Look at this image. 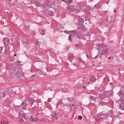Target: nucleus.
<instances>
[{
  "label": "nucleus",
  "instance_id": "obj_1",
  "mask_svg": "<svg viewBox=\"0 0 124 124\" xmlns=\"http://www.w3.org/2000/svg\"><path fill=\"white\" fill-rule=\"evenodd\" d=\"M19 117L21 118V119L23 120H27V118L25 117V113H23V111H22L21 112H20V113H19Z\"/></svg>",
  "mask_w": 124,
  "mask_h": 124
},
{
  "label": "nucleus",
  "instance_id": "obj_2",
  "mask_svg": "<svg viewBox=\"0 0 124 124\" xmlns=\"http://www.w3.org/2000/svg\"><path fill=\"white\" fill-rule=\"evenodd\" d=\"M1 124H9V121H8V120H6L5 119H2L0 121Z\"/></svg>",
  "mask_w": 124,
  "mask_h": 124
},
{
  "label": "nucleus",
  "instance_id": "obj_3",
  "mask_svg": "<svg viewBox=\"0 0 124 124\" xmlns=\"http://www.w3.org/2000/svg\"><path fill=\"white\" fill-rule=\"evenodd\" d=\"M69 9L73 12H76H76H79L80 11L79 10H78V9H74L73 6L69 7Z\"/></svg>",
  "mask_w": 124,
  "mask_h": 124
},
{
  "label": "nucleus",
  "instance_id": "obj_4",
  "mask_svg": "<svg viewBox=\"0 0 124 124\" xmlns=\"http://www.w3.org/2000/svg\"><path fill=\"white\" fill-rule=\"evenodd\" d=\"M58 115L59 114L55 112L54 113V115H52V117L56 120H59V118L58 117Z\"/></svg>",
  "mask_w": 124,
  "mask_h": 124
},
{
  "label": "nucleus",
  "instance_id": "obj_5",
  "mask_svg": "<svg viewBox=\"0 0 124 124\" xmlns=\"http://www.w3.org/2000/svg\"><path fill=\"white\" fill-rule=\"evenodd\" d=\"M16 76L18 78H22L24 77V75H23V74L20 73V72H18L16 73Z\"/></svg>",
  "mask_w": 124,
  "mask_h": 124
},
{
  "label": "nucleus",
  "instance_id": "obj_6",
  "mask_svg": "<svg viewBox=\"0 0 124 124\" xmlns=\"http://www.w3.org/2000/svg\"><path fill=\"white\" fill-rule=\"evenodd\" d=\"M29 121H31V122H32V121H38V118H34V117L31 116V119H29Z\"/></svg>",
  "mask_w": 124,
  "mask_h": 124
},
{
  "label": "nucleus",
  "instance_id": "obj_7",
  "mask_svg": "<svg viewBox=\"0 0 124 124\" xmlns=\"http://www.w3.org/2000/svg\"><path fill=\"white\" fill-rule=\"evenodd\" d=\"M3 42L4 44L6 43H9V42H10V41H9V38H4Z\"/></svg>",
  "mask_w": 124,
  "mask_h": 124
},
{
  "label": "nucleus",
  "instance_id": "obj_8",
  "mask_svg": "<svg viewBox=\"0 0 124 124\" xmlns=\"http://www.w3.org/2000/svg\"><path fill=\"white\" fill-rule=\"evenodd\" d=\"M89 79H90V82H94L95 81V78L94 77H90Z\"/></svg>",
  "mask_w": 124,
  "mask_h": 124
},
{
  "label": "nucleus",
  "instance_id": "obj_9",
  "mask_svg": "<svg viewBox=\"0 0 124 124\" xmlns=\"http://www.w3.org/2000/svg\"><path fill=\"white\" fill-rule=\"evenodd\" d=\"M73 59H74V56L73 55L69 56L68 57V60L70 61L71 62L73 61Z\"/></svg>",
  "mask_w": 124,
  "mask_h": 124
},
{
  "label": "nucleus",
  "instance_id": "obj_10",
  "mask_svg": "<svg viewBox=\"0 0 124 124\" xmlns=\"http://www.w3.org/2000/svg\"><path fill=\"white\" fill-rule=\"evenodd\" d=\"M119 96H120L121 99H123V97H124V94H123V92H120L119 93Z\"/></svg>",
  "mask_w": 124,
  "mask_h": 124
},
{
  "label": "nucleus",
  "instance_id": "obj_11",
  "mask_svg": "<svg viewBox=\"0 0 124 124\" xmlns=\"http://www.w3.org/2000/svg\"><path fill=\"white\" fill-rule=\"evenodd\" d=\"M120 109L124 110V104L122 103L121 105H120Z\"/></svg>",
  "mask_w": 124,
  "mask_h": 124
},
{
  "label": "nucleus",
  "instance_id": "obj_12",
  "mask_svg": "<svg viewBox=\"0 0 124 124\" xmlns=\"http://www.w3.org/2000/svg\"><path fill=\"white\" fill-rule=\"evenodd\" d=\"M107 52H108V49H106L103 50V51L102 52V53L103 55H105L107 53Z\"/></svg>",
  "mask_w": 124,
  "mask_h": 124
},
{
  "label": "nucleus",
  "instance_id": "obj_13",
  "mask_svg": "<svg viewBox=\"0 0 124 124\" xmlns=\"http://www.w3.org/2000/svg\"><path fill=\"white\" fill-rule=\"evenodd\" d=\"M5 96V94L4 93H1V97H4Z\"/></svg>",
  "mask_w": 124,
  "mask_h": 124
},
{
  "label": "nucleus",
  "instance_id": "obj_14",
  "mask_svg": "<svg viewBox=\"0 0 124 124\" xmlns=\"http://www.w3.org/2000/svg\"><path fill=\"white\" fill-rule=\"evenodd\" d=\"M78 119L79 120H81L82 119V117L81 116H78Z\"/></svg>",
  "mask_w": 124,
  "mask_h": 124
},
{
  "label": "nucleus",
  "instance_id": "obj_15",
  "mask_svg": "<svg viewBox=\"0 0 124 124\" xmlns=\"http://www.w3.org/2000/svg\"><path fill=\"white\" fill-rule=\"evenodd\" d=\"M68 39H69V40H70V41H71V35H70V36H69Z\"/></svg>",
  "mask_w": 124,
  "mask_h": 124
},
{
  "label": "nucleus",
  "instance_id": "obj_16",
  "mask_svg": "<svg viewBox=\"0 0 124 124\" xmlns=\"http://www.w3.org/2000/svg\"><path fill=\"white\" fill-rule=\"evenodd\" d=\"M73 2V0H69V3H71Z\"/></svg>",
  "mask_w": 124,
  "mask_h": 124
},
{
  "label": "nucleus",
  "instance_id": "obj_17",
  "mask_svg": "<svg viewBox=\"0 0 124 124\" xmlns=\"http://www.w3.org/2000/svg\"><path fill=\"white\" fill-rule=\"evenodd\" d=\"M43 31V30L41 31V34H42V35H44V32H42Z\"/></svg>",
  "mask_w": 124,
  "mask_h": 124
},
{
  "label": "nucleus",
  "instance_id": "obj_18",
  "mask_svg": "<svg viewBox=\"0 0 124 124\" xmlns=\"http://www.w3.org/2000/svg\"><path fill=\"white\" fill-rule=\"evenodd\" d=\"M37 43H38L39 45H40V44H41V42H38Z\"/></svg>",
  "mask_w": 124,
  "mask_h": 124
},
{
  "label": "nucleus",
  "instance_id": "obj_19",
  "mask_svg": "<svg viewBox=\"0 0 124 124\" xmlns=\"http://www.w3.org/2000/svg\"><path fill=\"white\" fill-rule=\"evenodd\" d=\"M114 13H116L117 12V10H114Z\"/></svg>",
  "mask_w": 124,
  "mask_h": 124
},
{
  "label": "nucleus",
  "instance_id": "obj_20",
  "mask_svg": "<svg viewBox=\"0 0 124 124\" xmlns=\"http://www.w3.org/2000/svg\"><path fill=\"white\" fill-rule=\"evenodd\" d=\"M86 82H87V83H88V84H89V83H90V82H89V81H86Z\"/></svg>",
  "mask_w": 124,
  "mask_h": 124
},
{
  "label": "nucleus",
  "instance_id": "obj_21",
  "mask_svg": "<svg viewBox=\"0 0 124 124\" xmlns=\"http://www.w3.org/2000/svg\"><path fill=\"white\" fill-rule=\"evenodd\" d=\"M86 79H87V78H84V80H83V81H86Z\"/></svg>",
  "mask_w": 124,
  "mask_h": 124
},
{
  "label": "nucleus",
  "instance_id": "obj_22",
  "mask_svg": "<svg viewBox=\"0 0 124 124\" xmlns=\"http://www.w3.org/2000/svg\"><path fill=\"white\" fill-rule=\"evenodd\" d=\"M48 102H50L51 100H48Z\"/></svg>",
  "mask_w": 124,
  "mask_h": 124
},
{
  "label": "nucleus",
  "instance_id": "obj_23",
  "mask_svg": "<svg viewBox=\"0 0 124 124\" xmlns=\"http://www.w3.org/2000/svg\"><path fill=\"white\" fill-rule=\"evenodd\" d=\"M23 109L26 110V108H23Z\"/></svg>",
  "mask_w": 124,
  "mask_h": 124
},
{
  "label": "nucleus",
  "instance_id": "obj_24",
  "mask_svg": "<svg viewBox=\"0 0 124 124\" xmlns=\"http://www.w3.org/2000/svg\"><path fill=\"white\" fill-rule=\"evenodd\" d=\"M15 56H17V54H15Z\"/></svg>",
  "mask_w": 124,
  "mask_h": 124
},
{
  "label": "nucleus",
  "instance_id": "obj_25",
  "mask_svg": "<svg viewBox=\"0 0 124 124\" xmlns=\"http://www.w3.org/2000/svg\"><path fill=\"white\" fill-rule=\"evenodd\" d=\"M86 87L85 86H84V89H85Z\"/></svg>",
  "mask_w": 124,
  "mask_h": 124
},
{
  "label": "nucleus",
  "instance_id": "obj_26",
  "mask_svg": "<svg viewBox=\"0 0 124 124\" xmlns=\"http://www.w3.org/2000/svg\"><path fill=\"white\" fill-rule=\"evenodd\" d=\"M78 38H79V36H78Z\"/></svg>",
  "mask_w": 124,
  "mask_h": 124
},
{
  "label": "nucleus",
  "instance_id": "obj_27",
  "mask_svg": "<svg viewBox=\"0 0 124 124\" xmlns=\"http://www.w3.org/2000/svg\"><path fill=\"white\" fill-rule=\"evenodd\" d=\"M50 90H51V91H52V89H51Z\"/></svg>",
  "mask_w": 124,
  "mask_h": 124
},
{
  "label": "nucleus",
  "instance_id": "obj_28",
  "mask_svg": "<svg viewBox=\"0 0 124 124\" xmlns=\"http://www.w3.org/2000/svg\"><path fill=\"white\" fill-rule=\"evenodd\" d=\"M110 57H109V60H110Z\"/></svg>",
  "mask_w": 124,
  "mask_h": 124
}]
</instances>
